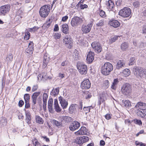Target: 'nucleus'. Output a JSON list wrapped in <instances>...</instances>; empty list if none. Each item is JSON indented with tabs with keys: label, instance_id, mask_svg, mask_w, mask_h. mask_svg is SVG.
Segmentation results:
<instances>
[{
	"label": "nucleus",
	"instance_id": "obj_1",
	"mask_svg": "<svg viewBox=\"0 0 146 146\" xmlns=\"http://www.w3.org/2000/svg\"><path fill=\"white\" fill-rule=\"evenodd\" d=\"M133 72L137 77L142 78L146 76V70L141 67H134L133 68Z\"/></svg>",
	"mask_w": 146,
	"mask_h": 146
},
{
	"label": "nucleus",
	"instance_id": "obj_2",
	"mask_svg": "<svg viewBox=\"0 0 146 146\" xmlns=\"http://www.w3.org/2000/svg\"><path fill=\"white\" fill-rule=\"evenodd\" d=\"M113 69V66L111 63L106 62L102 67V73L104 75H108L110 74Z\"/></svg>",
	"mask_w": 146,
	"mask_h": 146
},
{
	"label": "nucleus",
	"instance_id": "obj_3",
	"mask_svg": "<svg viewBox=\"0 0 146 146\" xmlns=\"http://www.w3.org/2000/svg\"><path fill=\"white\" fill-rule=\"evenodd\" d=\"M50 7L49 5H46L41 7L39 13L41 17L45 18L48 16L50 10Z\"/></svg>",
	"mask_w": 146,
	"mask_h": 146
},
{
	"label": "nucleus",
	"instance_id": "obj_4",
	"mask_svg": "<svg viewBox=\"0 0 146 146\" xmlns=\"http://www.w3.org/2000/svg\"><path fill=\"white\" fill-rule=\"evenodd\" d=\"M77 69L81 74H85L87 72V67L83 63L78 62L76 65Z\"/></svg>",
	"mask_w": 146,
	"mask_h": 146
},
{
	"label": "nucleus",
	"instance_id": "obj_5",
	"mask_svg": "<svg viewBox=\"0 0 146 146\" xmlns=\"http://www.w3.org/2000/svg\"><path fill=\"white\" fill-rule=\"evenodd\" d=\"M131 13V10L130 8L125 7L121 9L119 13V15L123 17H129Z\"/></svg>",
	"mask_w": 146,
	"mask_h": 146
},
{
	"label": "nucleus",
	"instance_id": "obj_6",
	"mask_svg": "<svg viewBox=\"0 0 146 146\" xmlns=\"http://www.w3.org/2000/svg\"><path fill=\"white\" fill-rule=\"evenodd\" d=\"M83 22V21L81 18L75 16L72 19L71 24L72 27H77L81 24Z\"/></svg>",
	"mask_w": 146,
	"mask_h": 146
},
{
	"label": "nucleus",
	"instance_id": "obj_7",
	"mask_svg": "<svg viewBox=\"0 0 146 146\" xmlns=\"http://www.w3.org/2000/svg\"><path fill=\"white\" fill-rule=\"evenodd\" d=\"M63 42L69 48H70L72 46V40L69 35H66L63 39Z\"/></svg>",
	"mask_w": 146,
	"mask_h": 146
},
{
	"label": "nucleus",
	"instance_id": "obj_8",
	"mask_svg": "<svg viewBox=\"0 0 146 146\" xmlns=\"http://www.w3.org/2000/svg\"><path fill=\"white\" fill-rule=\"evenodd\" d=\"M108 96V94L106 91L103 92H102V94L100 95V98L98 99V105L100 107L102 103H104V104H105L104 102L107 100V98Z\"/></svg>",
	"mask_w": 146,
	"mask_h": 146
},
{
	"label": "nucleus",
	"instance_id": "obj_9",
	"mask_svg": "<svg viewBox=\"0 0 146 146\" xmlns=\"http://www.w3.org/2000/svg\"><path fill=\"white\" fill-rule=\"evenodd\" d=\"M131 91V87L130 85L127 83L123 85L122 88V92L125 95H127Z\"/></svg>",
	"mask_w": 146,
	"mask_h": 146
},
{
	"label": "nucleus",
	"instance_id": "obj_10",
	"mask_svg": "<svg viewBox=\"0 0 146 146\" xmlns=\"http://www.w3.org/2000/svg\"><path fill=\"white\" fill-rule=\"evenodd\" d=\"M91 46L96 52H100L102 51L101 45L98 42L96 41L93 42L91 44Z\"/></svg>",
	"mask_w": 146,
	"mask_h": 146
},
{
	"label": "nucleus",
	"instance_id": "obj_11",
	"mask_svg": "<svg viewBox=\"0 0 146 146\" xmlns=\"http://www.w3.org/2000/svg\"><path fill=\"white\" fill-rule=\"evenodd\" d=\"M93 25V23L91 22L87 25H83L82 27V30L84 33H89L91 30Z\"/></svg>",
	"mask_w": 146,
	"mask_h": 146
},
{
	"label": "nucleus",
	"instance_id": "obj_12",
	"mask_svg": "<svg viewBox=\"0 0 146 146\" xmlns=\"http://www.w3.org/2000/svg\"><path fill=\"white\" fill-rule=\"evenodd\" d=\"M89 139V138L87 136L78 137L76 140V142L78 144H82L88 141Z\"/></svg>",
	"mask_w": 146,
	"mask_h": 146
},
{
	"label": "nucleus",
	"instance_id": "obj_13",
	"mask_svg": "<svg viewBox=\"0 0 146 146\" xmlns=\"http://www.w3.org/2000/svg\"><path fill=\"white\" fill-rule=\"evenodd\" d=\"M80 123L78 121H74L71 123L69 127L70 130L74 131L77 129L80 126Z\"/></svg>",
	"mask_w": 146,
	"mask_h": 146
},
{
	"label": "nucleus",
	"instance_id": "obj_14",
	"mask_svg": "<svg viewBox=\"0 0 146 146\" xmlns=\"http://www.w3.org/2000/svg\"><path fill=\"white\" fill-rule=\"evenodd\" d=\"M91 86V83L88 79L84 80L81 83L80 87L82 89H88Z\"/></svg>",
	"mask_w": 146,
	"mask_h": 146
},
{
	"label": "nucleus",
	"instance_id": "obj_15",
	"mask_svg": "<svg viewBox=\"0 0 146 146\" xmlns=\"http://www.w3.org/2000/svg\"><path fill=\"white\" fill-rule=\"evenodd\" d=\"M87 129L86 127H82L78 131L75 132V134L76 135H88L89 133L87 132Z\"/></svg>",
	"mask_w": 146,
	"mask_h": 146
},
{
	"label": "nucleus",
	"instance_id": "obj_16",
	"mask_svg": "<svg viewBox=\"0 0 146 146\" xmlns=\"http://www.w3.org/2000/svg\"><path fill=\"white\" fill-rule=\"evenodd\" d=\"M10 6L9 5H5L0 7V13L3 15H5L10 10Z\"/></svg>",
	"mask_w": 146,
	"mask_h": 146
},
{
	"label": "nucleus",
	"instance_id": "obj_17",
	"mask_svg": "<svg viewBox=\"0 0 146 146\" xmlns=\"http://www.w3.org/2000/svg\"><path fill=\"white\" fill-rule=\"evenodd\" d=\"M137 114L138 116L146 119V109H138Z\"/></svg>",
	"mask_w": 146,
	"mask_h": 146
},
{
	"label": "nucleus",
	"instance_id": "obj_18",
	"mask_svg": "<svg viewBox=\"0 0 146 146\" xmlns=\"http://www.w3.org/2000/svg\"><path fill=\"white\" fill-rule=\"evenodd\" d=\"M58 100L63 109H66L68 105L67 101L63 97L60 96L58 98Z\"/></svg>",
	"mask_w": 146,
	"mask_h": 146
},
{
	"label": "nucleus",
	"instance_id": "obj_19",
	"mask_svg": "<svg viewBox=\"0 0 146 146\" xmlns=\"http://www.w3.org/2000/svg\"><path fill=\"white\" fill-rule=\"evenodd\" d=\"M34 44L32 42H30L29 44L28 48L26 49V52L29 54H33L34 50Z\"/></svg>",
	"mask_w": 146,
	"mask_h": 146
},
{
	"label": "nucleus",
	"instance_id": "obj_20",
	"mask_svg": "<svg viewBox=\"0 0 146 146\" xmlns=\"http://www.w3.org/2000/svg\"><path fill=\"white\" fill-rule=\"evenodd\" d=\"M94 52L91 51L88 52L86 58V60L88 63L90 64L94 60Z\"/></svg>",
	"mask_w": 146,
	"mask_h": 146
},
{
	"label": "nucleus",
	"instance_id": "obj_21",
	"mask_svg": "<svg viewBox=\"0 0 146 146\" xmlns=\"http://www.w3.org/2000/svg\"><path fill=\"white\" fill-rule=\"evenodd\" d=\"M40 92H36L33 93L32 96V100L33 105L34 106L36 104V100L37 97L40 95Z\"/></svg>",
	"mask_w": 146,
	"mask_h": 146
},
{
	"label": "nucleus",
	"instance_id": "obj_22",
	"mask_svg": "<svg viewBox=\"0 0 146 146\" xmlns=\"http://www.w3.org/2000/svg\"><path fill=\"white\" fill-rule=\"evenodd\" d=\"M109 24L115 28H117L120 25L119 22L117 20L114 19L110 20L109 22Z\"/></svg>",
	"mask_w": 146,
	"mask_h": 146
},
{
	"label": "nucleus",
	"instance_id": "obj_23",
	"mask_svg": "<svg viewBox=\"0 0 146 146\" xmlns=\"http://www.w3.org/2000/svg\"><path fill=\"white\" fill-rule=\"evenodd\" d=\"M78 108V105L75 104H72L71 105L69 108V111L70 114H72L76 111V109Z\"/></svg>",
	"mask_w": 146,
	"mask_h": 146
},
{
	"label": "nucleus",
	"instance_id": "obj_24",
	"mask_svg": "<svg viewBox=\"0 0 146 146\" xmlns=\"http://www.w3.org/2000/svg\"><path fill=\"white\" fill-rule=\"evenodd\" d=\"M125 64L123 60H119L116 65V68L117 69H120L125 66Z\"/></svg>",
	"mask_w": 146,
	"mask_h": 146
},
{
	"label": "nucleus",
	"instance_id": "obj_25",
	"mask_svg": "<svg viewBox=\"0 0 146 146\" xmlns=\"http://www.w3.org/2000/svg\"><path fill=\"white\" fill-rule=\"evenodd\" d=\"M54 109L56 112L58 113L61 111L62 109L58 104L57 99H55L54 100Z\"/></svg>",
	"mask_w": 146,
	"mask_h": 146
},
{
	"label": "nucleus",
	"instance_id": "obj_26",
	"mask_svg": "<svg viewBox=\"0 0 146 146\" xmlns=\"http://www.w3.org/2000/svg\"><path fill=\"white\" fill-rule=\"evenodd\" d=\"M107 8L109 11L112 10L113 11L114 5L113 2L111 0H109L106 3Z\"/></svg>",
	"mask_w": 146,
	"mask_h": 146
},
{
	"label": "nucleus",
	"instance_id": "obj_27",
	"mask_svg": "<svg viewBox=\"0 0 146 146\" xmlns=\"http://www.w3.org/2000/svg\"><path fill=\"white\" fill-rule=\"evenodd\" d=\"M61 30L64 33L67 34L68 33V26L66 24H63L61 26Z\"/></svg>",
	"mask_w": 146,
	"mask_h": 146
},
{
	"label": "nucleus",
	"instance_id": "obj_28",
	"mask_svg": "<svg viewBox=\"0 0 146 146\" xmlns=\"http://www.w3.org/2000/svg\"><path fill=\"white\" fill-rule=\"evenodd\" d=\"M26 120L28 124L31 123V114L30 112L28 111H25Z\"/></svg>",
	"mask_w": 146,
	"mask_h": 146
},
{
	"label": "nucleus",
	"instance_id": "obj_29",
	"mask_svg": "<svg viewBox=\"0 0 146 146\" xmlns=\"http://www.w3.org/2000/svg\"><path fill=\"white\" fill-rule=\"evenodd\" d=\"M129 45L127 43L124 42L122 43L121 45V49L123 51H126L128 48Z\"/></svg>",
	"mask_w": 146,
	"mask_h": 146
},
{
	"label": "nucleus",
	"instance_id": "obj_30",
	"mask_svg": "<svg viewBox=\"0 0 146 146\" xmlns=\"http://www.w3.org/2000/svg\"><path fill=\"white\" fill-rule=\"evenodd\" d=\"M122 104L127 108H129L131 106V102L128 100H122Z\"/></svg>",
	"mask_w": 146,
	"mask_h": 146
},
{
	"label": "nucleus",
	"instance_id": "obj_31",
	"mask_svg": "<svg viewBox=\"0 0 146 146\" xmlns=\"http://www.w3.org/2000/svg\"><path fill=\"white\" fill-rule=\"evenodd\" d=\"M59 87L56 88L54 89L53 88L50 92L51 95L54 97L56 96L59 92Z\"/></svg>",
	"mask_w": 146,
	"mask_h": 146
},
{
	"label": "nucleus",
	"instance_id": "obj_32",
	"mask_svg": "<svg viewBox=\"0 0 146 146\" xmlns=\"http://www.w3.org/2000/svg\"><path fill=\"white\" fill-rule=\"evenodd\" d=\"M52 21H50V19L46 21V22L42 26L43 29L45 30L48 28L50 26Z\"/></svg>",
	"mask_w": 146,
	"mask_h": 146
},
{
	"label": "nucleus",
	"instance_id": "obj_33",
	"mask_svg": "<svg viewBox=\"0 0 146 146\" xmlns=\"http://www.w3.org/2000/svg\"><path fill=\"white\" fill-rule=\"evenodd\" d=\"M119 82L117 78H115L114 79L112 85L111 86V88L112 89L115 90L117 87V86Z\"/></svg>",
	"mask_w": 146,
	"mask_h": 146
},
{
	"label": "nucleus",
	"instance_id": "obj_34",
	"mask_svg": "<svg viewBox=\"0 0 146 146\" xmlns=\"http://www.w3.org/2000/svg\"><path fill=\"white\" fill-rule=\"evenodd\" d=\"M7 123V119L5 117H2L0 120V126L2 127L5 125Z\"/></svg>",
	"mask_w": 146,
	"mask_h": 146
},
{
	"label": "nucleus",
	"instance_id": "obj_35",
	"mask_svg": "<svg viewBox=\"0 0 146 146\" xmlns=\"http://www.w3.org/2000/svg\"><path fill=\"white\" fill-rule=\"evenodd\" d=\"M49 60V58L47 56H44V59L43 60V65L45 67L48 62Z\"/></svg>",
	"mask_w": 146,
	"mask_h": 146
},
{
	"label": "nucleus",
	"instance_id": "obj_36",
	"mask_svg": "<svg viewBox=\"0 0 146 146\" xmlns=\"http://www.w3.org/2000/svg\"><path fill=\"white\" fill-rule=\"evenodd\" d=\"M36 119L37 123L40 124H42L44 122V121L42 118L39 116H36Z\"/></svg>",
	"mask_w": 146,
	"mask_h": 146
},
{
	"label": "nucleus",
	"instance_id": "obj_37",
	"mask_svg": "<svg viewBox=\"0 0 146 146\" xmlns=\"http://www.w3.org/2000/svg\"><path fill=\"white\" fill-rule=\"evenodd\" d=\"M119 37V36H114L113 37H111L109 39V43L111 44L115 42L117 40L118 38Z\"/></svg>",
	"mask_w": 146,
	"mask_h": 146
},
{
	"label": "nucleus",
	"instance_id": "obj_38",
	"mask_svg": "<svg viewBox=\"0 0 146 146\" xmlns=\"http://www.w3.org/2000/svg\"><path fill=\"white\" fill-rule=\"evenodd\" d=\"M123 74L125 77L127 76L130 75V72L129 69H125L123 71Z\"/></svg>",
	"mask_w": 146,
	"mask_h": 146
},
{
	"label": "nucleus",
	"instance_id": "obj_39",
	"mask_svg": "<svg viewBox=\"0 0 146 146\" xmlns=\"http://www.w3.org/2000/svg\"><path fill=\"white\" fill-rule=\"evenodd\" d=\"M84 96L86 99H89L92 96L91 93L88 91H86L84 93Z\"/></svg>",
	"mask_w": 146,
	"mask_h": 146
},
{
	"label": "nucleus",
	"instance_id": "obj_40",
	"mask_svg": "<svg viewBox=\"0 0 146 146\" xmlns=\"http://www.w3.org/2000/svg\"><path fill=\"white\" fill-rule=\"evenodd\" d=\"M62 120L65 122H68L71 121V118L69 116H64L62 117Z\"/></svg>",
	"mask_w": 146,
	"mask_h": 146
},
{
	"label": "nucleus",
	"instance_id": "obj_41",
	"mask_svg": "<svg viewBox=\"0 0 146 146\" xmlns=\"http://www.w3.org/2000/svg\"><path fill=\"white\" fill-rule=\"evenodd\" d=\"M52 122L53 124L55 125L57 127H59L62 126V123L60 122L55 120H53Z\"/></svg>",
	"mask_w": 146,
	"mask_h": 146
},
{
	"label": "nucleus",
	"instance_id": "obj_42",
	"mask_svg": "<svg viewBox=\"0 0 146 146\" xmlns=\"http://www.w3.org/2000/svg\"><path fill=\"white\" fill-rule=\"evenodd\" d=\"M146 106V104L143 103L141 102H139L137 103L135 106L136 108L141 107V106Z\"/></svg>",
	"mask_w": 146,
	"mask_h": 146
},
{
	"label": "nucleus",
	"instance_id": "obj_43",
	"mask_svg": "<svg viewBox=\"0 0 146 146\" xmlns=\"http://www.w3.org/2000/svg\"><path fill=\"white\" fill-rule=\"evenodd\" d=\"M13 59V56L11 53H10L7 55V60L9 62H11Z\"/></svg>",
	"mask_w": 146,
	"mask_h": 146
},
{
	"label": "nucleus",
	"instance_id": "obj_44",
	"mask_svg": "<svg viewBox=\"0 0 146 146\" xmlns=\"http://www.w3.org/2000/svg\"><path fill=\"white\" fill-rule=\"evenodd\" d=\"M30 36V34L29 32L27 31L25 33V35L24 37L25 40H29Z\"/></svg>",
	"mask_w": 146,
	"mask_h": 146
},
{
	"label": "nucleus",
	"instance_id": "obj_45",
	"mask_svg": "<svg viewBox=\"0 0 146 146\" xmlns=\"http://www.w3.org/2000/svg\"><path fill=\"white\" fill-rule=\"evenodd\" d=\"M53 37L55 39H59L61 36V34L60 33H55L53 35Z\"/></svg>",
	"mask_w": 146,
	"mask_h": 146
},
{
	"label": "nucleus",
	"instance_id": "obj_46",
	"mask_svg": "<svg viewBox=\"0 0 146 146\" xmlns=\"http://www.w3.org/2000/svg\"><path fill=\"white\" fill-rule=\"evenodd\" d=\"M24 99L25 101H29L30 96L28 94H26L24 95Z\"/></svg>",
	"mask_w": 146,
	"mask_h": 146
},
{
	"label": "nucleus",
	"instance_id": "obj_47",
	"mask_svg": "<svg viewBox=\"0 0 146 146\" xmlns=\"http://www.w3.org/2000/svg\"><path fill=\"white\" fill-rule=\"evenodd\" d=\"M133 121L135 123L138 125H140L142 124V121L140 120L135 119L133 120Z\"/></svg>",
	"mask_w": 146,
	"mask_h": 146
},
{
	"label": "nucleus",
	"instance_id": "obj_48",
	"mask_svg": "<svg viewBox=\"0 0 146 146\" xmlns=\"http://www.w3.org/2000/svg\"><path fill=\"white\" fill-rule=\"evenodd\" d=\"M135 62V58L134 57H132L130 59L129 65H133Z\"/></svg>",
	"mask_w": 146,
	"mask_h": 146
},
{
	"label": "nucleus",
	"instance_id": "obj_49",
	"mask_svg": "<svg viewBox=\"0 0 146 146\" xmlns=\"http://www.w3.org/2000/svg\"><path fill=\"white\" fill-rule=\"evenodd\" d=\"M48 95L46 93H44L43 96V102H47V98H48Z\"/></svg>",
	"mask_w": 146,
	"mask_h": 146
},
{
	"label": "nucleus",
	"instance_id": "obj_50",
	"mask_svg": "<svg viewBox=\"0 0 146 146\" xmlns=\"http://www.w3.org/2000/svg\"><path fill=\"white\" fill-rule=\"evenodd\" d=\"M93 108V107L92 106H89L87 107H84L83 109L85 111H87V113L90 111V110L91 109Z\"/></svg>",
	"mask_w": 146,
	"mask_h": 146
},
{
	"label": "nucleus",
	"instance_id": "obj_51",
	"mask_svg": "<svg viewBox=\"0 0 146 146\" xmlns=\"http://www.w3.org/2000/svg\"><path fill=\"white\" fill-rule=\"evenodd\" d=\"M104 21L102 20H100L99 22L96 24V25L98 27H101L104 25Z\"/></svg>",
	"mask_w": 146,
	"mask_h": 146
},
{
	"label": "nucleus",
	"instance_id": "obj_52",
	"mask_svg": "<svg viewBox=\"0 0 146 146\" xmlns=\"http://www.w3.org/2000/svg\"><path fill=\"white\" fill-rule=\"evenodd\" d=\"M100 16L102 17H104L106 16L105 12L102 10H101L99 13Z\"/></svg>",
	"mask_w": 146,
	"mask_h": 146
},
{
	"label": "nucleus",
	"instance_id": "obj_53",
	"mask_svg": "<svg viewBox=\"0 0 146 146\" xmlns=\"http://www.w3.org/2000/svg\"><path fill=\"white\" fill-rule=\"evenodd\" d=\"M42 73L43 74L42 77L43 78V81L45 80H47L48 78V76L47 75V74L44 72Z\"/></svg>",
	"mask_w": 146,
	"mask_h": 146
},
{
	"label": "nucleus",
	"instance_id": "obj_54",
	"mask_svg": "<svg viewBox=\"0 0 146 146\" xmlns=\"http://www.w3.org/2000/svg\"><path fill=\"white\" fill-rule=\"evenodd\" d=\"M104 86L106 88H108L109 86V82L108 80H106L104 83Z\"/></svg>",
	"mask_w": 146,
	"mask_h": 146
},
{
	"label": "nucleus",
	"instance_id": "obj_55",
	"mask_svg": "<svg viewBox=\"0 0 146 146\" xmlns=\"http://www.w3.org/2000/svg\"><path fill=\"white\" fill-rule=\"evenodd\" d=\"M135 143L137 146H145L144 143L141 142H139L137 141H135Z\"/></svg>",
	"mask_w": 146,
	"mask_h": 146
},
{
	"label": "nucleus",
	"instance_id": "obj_56",
	"mask_svg": "<svg viewBox=\"0 0 146 146\" xmlns=\"http://www.w3.org/2000/svg\"><path fill=\"white\" fill-rule=\"evenodd\" d=\"M79 6H80V7L81 9H83L88 7V6L86 4H80L79 5Z\"/></svg>",
	"mask_w": 146,
	"mask_h": 146
},
{
	"label": "nucleus",
	"instance_id": "obj_57",
	"mask_svg": "<svg viewBox=\"0 0 146 146\" xmlns=\"http://www.w3.org/2000/svg\"><path fill=\"white\" fill-rule=\"evenodd\" d=\"M133 4L134 7L137 8L140 5V3L139 1H136L133 2Z\"/></svg>",
	"mask_w": 146,
	"mask_h": 146
},
{
	"label": "nucleus",
	"instance_id": "obj_58",
	"mask_svg": "<svg viewBox=\"0 0 146 146\" xmlns=\"http://www.w3.org/2000/svg\"><path fill=\"white\" fill-rule=\"evenodd\" d=\"M68 63V61L66 60H65L64 61H63L61 63V66H67Z\"/></svg>",
	"mask_w": 146,
	"mask_h": 146
},
{
	"label": "nucleus",
	"instance_id": "obj_59",
	"mask_svg": "<svg viewBox=\"0 0 146 146\" xmlns=\"http://www.w3.org/2000/svg\"><path fill=\"white\" fill-rule=\"evenodd\" d=\"M43 74L42 73L40 74H39L38 76V80H43V78L42 77L43 76Z\"/></svg>",
	"mask_w": 146,
	"mask_h": 146
},
{
	"label": "nucleus",
	"instance_id": "obj_60",
	"mask_svg": "<svg viewBox=\"0 0 146 146\" xmlns=\"http://www.w3.org/2000/svg\"><path fill=\"white\" fill-rule=\"evenodd\" d=\"M29 101H25V108H28L30 106V104L29 103Z\"/></svg>",
	"mask_w": 146,
	"mask_h": 146
},
{
	"label": "nucleus",
	"instance_id": "obj_61",
	"mask_svg": "<svg viewBox=\"0 0 146 146\" xmlns=\"http://www.w3.org/2000/svg\"><path fill=\"white\" fill-rule=\"evenodd\" d=\"M24 104V102L22 100H20L19 101L18 105L20 107H22Z\"/></svg>",
	"mask_w": 146,
	"mask_h": 146
},
{
	"label": "nucleus",
	"instance_id": "obj_62",
	"mask_svg": "<svg viewBox=\"0 0 146 146\" xmlns=\"http://www.w3.org/2000/svg\"><path fill=\"white\" fill-rule=\"evenodd\" d=\"M38 88V87L37 85H36L33 86L32 89V92H34L37 90Z\"/></svg>",
	"mask_w": 146,
	"mask_h": 146
},
{
	"label": "nucleus",
	"instance_id": "obj_63",
	"mask_svg": "<svg viewBox=\"0 0 146 146\" xmlns=\"http://www.w3.org/2000/svg\"><path fill=\"white\" fill-rule=\"evenodd\" d=\"M68 18V17L67 15L63 17L62 19V21L63 22H65Z\"/></svg>",
	"mask_w": 146,
	"mask_h": 146
},
{
	"label": "nucleus",
	"instance_id": "obj_64",
	"mask_svg": "<svg viewBox=\"0 0 146 146\" xmlns=\"http://www.w3.org/2000/svg\"><path fill=\"white\" fill-rule=\"evenodd\" d=\"M142 31L143 34H146V25H144L143 27Z\"/></svg>",
	"mask_w": 146,
	"mask_h": 146
}]
</instances>
